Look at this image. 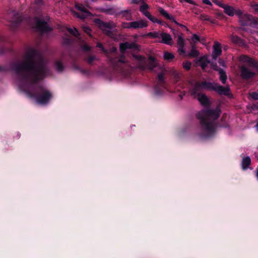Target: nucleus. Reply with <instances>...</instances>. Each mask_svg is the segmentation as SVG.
Listing matches in <instances>:
<instances>
[{
	"label": "nucleus",
	"mask_w": 258,
	"mask_h": 258,
	"mask_svg": "<svg viewBox=\"0 0 258 258\" xmlns=\"http://www.w3.org/2000/svg\"><path fill=\"white\" fill-rule=\"evenodd\" d=\"M83 29L84 32L89 34L90 29L88 26H83Z\"/></svg>",
	"instance_id": "obj_38"
},
{
	"label": "nucleus",
	"mask_w": 258,
	"mask_h": 258,
	"mask_svg": "<svg viewBox=\"0 0 258 258\" xmlns=\"http://www.w3.org/2000/svg\"><path fill=\"white\" fill-rule=\"evenodd\" d=\"M157 23L160 24L161 25H163L164 24L161 21H160L159 20H158V22H157Z\"/></svg>",
	"instance_id": "obj_46"
},
{
	"label": "nucleus",
	"mask_w": 258,
	"mask_h": 258,
	"mask_svg": "<svg viewBox=\"0 0 258 258\" xmlns=\"http://www.w3.org/2000/svg\"><path fill=\"white\" fill-rule=\"evenodd\" d=\"M179 27H180L182 29H183L184 30H185L187 31H188V28L186 26H185L184 25H183L182 24H180L178 23V28Z\"/></svg>",
	"instance_id": "obj_39"
},
{
	"label": "nucleus",
	"mask_w": 258,
	"mask_h": 258,
	"mask_svg": "<svg viewBox=\"0 0 258 258\" xmlns=\"http://www.w3.org/2000/svg\"><path fill=\"white\" fill-rule=\"evenodd\" d=\"M191 66V62L189 61H186L183 63V67L186 70H189Z\"/></svg>",
	"instance_id": "obj_28"
},
{
	"label": "nucleus",
	"mask_w": 258,
	"mask_h": 258,
	"mask_svg": "<svg viewBox=\"0 0 258 258\" xmlns=\"http://www.w3.org/2000/svg\"><path fill=\"white\" fill-rule=\"evenodd\" d=\"M238 17L239 22L242 26H252L257 23V19L251 15L243 14L241 10H238L236 13Z\"/></svg>",
	"instance_id": "obj_6"
},
{
	"label": "nucleus",
	"mask_w": 258,
	"mask_h": 258,
	"mask_svg": "<svg viewBox=\"0 0 258 258\" xmlns=\"http://www.w3.org/2000/svg\"><path fill=\"white\" fill-rule=\"evenodd\" d=\"M160 37L162 39L161 42L168 45H171L172 44V39L170 35L163 33L160 34Z\"/></svg>",
	"instance_id": "obj_16"
},
{
	"label": "nucleus",
	"mask_w": 258,
	"mask_h": 258,
	"mask_svg": "<svg viewBox=\"0 0 258 258\" xmlns=\"http://www.w3.org/2000/svg\"><path fill=\"white\" fill-rule=\"evenodd\" d=\"M178 96L180 97L181 98H182V97L181 96V95H178Z\"/></svg>",
	"instance_id": "obj_50"
},
{
	"label": "nucleus",
	"mask_w": 258,
	"mask_h": 258,
	"mask_svg": "<svg viewBox=\"0 0 258 258\" xmlns=\"http://www.w3.org/2000/svg\"><path fill=\"white\" fill-rule=\"evenodd\" d=\"M214 69L219 72L220 74V80L223 84H225L227 79L226 72L222 69L219 68L216 64L215 65V67L214 68Z\"/></svg>",
	"instance_id": "obj_13"
},
{
	"label": "nucleus",
	"mask_w": 258,
	"mask_h": 258,
	"mask_svg": "<svg viewBox=\"0 0 258 258\" xmlns=\"http://www.w3.org/2000/svg\"><path fill=\"white\" fill-rule=\"evenodd\" d=\"M203 3L206 5L212 6V4L209 0H203Z\"/></svg>",
	"instance_id": "obj_40"
},
{
	"label": "nucleus",
	"mask_w": 258,
	"mask_h": 258,
	"mask_svg": "<svg viewBox=\"0 0 258 258\" xmlns=\"http://www.w3.org/2000/svg\"><path fill=\"white\" fill-rule=\"evenodd\" d=\"M240 9L235 10L233 7L228 5L224 9V13L229 16L232 17L235 14L236 15V13Z\"/></svg>",
	"instance_id": "obj_15"
},
{
	"label": "nucleus",
	"mask_w": 258,
	"mask_h": 258,
	"mask_svg": "<svg viewBox=\"0 0 258 258\" xmlns=\"http://www.w3.org/2000/svg\"><path fill=\"white\" fill-rule=\"evenodd\" d=\"M202 90L215 91L219 95L228 96L229 94L230 88L229 87H225L214 82L204 81H197L191 90L193 93H199Z\"/></svg>",
	"instance_id": "obj_2"
},
{
	"label": "nucleus",
	"mask_w": 258,
	"mask_h": 258,
	"mask_svg": "<svg viewBox=\"0 0 258 258\" xmlns=\"http://www.w3.org/2000/svg\"><path fill=\"white\" fill-rule=\"evenodd\" d=\"M217 18L221 20L227 19V18L224 15V14L222 13H217Z\"/></svg>",
	"instance_id": "obj_33"
},
{
	"label": "nucleus",
	"mask_w": 258,
	"mask_h": 258,
	"mask_svg": "<svg viewBox=\"0 0 258 258\" xmlns=\"http://www.w3.org/2000/svg\"><path fill=\"white\" fill-rule=\"evenodd\" d=\"M94 58L93 57H90L88 59V62L89 63H91L93 60H94Z\"/></svg>",
	"instance_id": "obj_44"
},
{
	"label": "nucleus",
	"mask_w": 258,
	"mask_h": 258,
	"mask_svg": "<svg viewBox=\"0 0 258 258\" xmlns=\"http://www.w3.org/2000/svg\"><path fill=\"white\" fill-rule=\"evenodd\" d=\"M251 108L253 110H258V102L255 103H253L251 105Z\"/></svg>",
	"instance_id": "obj_36"
},
{
	"label": "nucleus",
	"mask_w": 258,
	"mask_h": 258,
	"mask_svg": "<svg viewBox=\"0 0 258 258\" xmlns=\"http://www.w3.org/2000/svg\"><path fill=\"white\" fill-rule=\"evenodd\" d=\"M175 72H176V71L175 69H172L170 70V73L171 74L174 75L175 77L176 76Z\"/></svg>",
	"instance_id": "obj_42"
},
{
	"label": "nucleus",
	"mask_w": 258,
	"mask_h": 258,
	"mask_svg": "<svg viewBox=\"0 0 258 258\" xmlns=\"http://www.w3.org/2000/svg\"><path fill=\"white\" fill-rule=\"evenodd\" d=\"M230 39L231 41L234 44L241 46L244 45V41L243 40L236 35H231L230 37Z\"/></svg>",
	"instance_id": "obj_18"
},
{
	"label": "nucleus",
	"mask_w": 258,
	"mask_h": 258,
	"mask_svg": "<svg viewBox=\"0 0 258 258\" xmlns=\"http://www.w3.org/2000/svg\"><path fill=\"white\" fill-rule=\"evenodd\" d=\"M68 31L73 35L77 36L79 34V32L76 28H69Z\"/></svg>",
	"instance_id": "obj_30"
},
{
	"label": "nucleus",
	"mask_w": 258,
	"mask_h": 258,
	"mask_svg": "<svg viewBox=\"0 0 258 258\" xmlns=\"http://www.w3.org/2000/svg\"><path fill=\"white\" fill-rule=\"evenodd\" d=\"M150 64H149V67L151 70H153L155 68L158 67L161 70L162 73H163V72L165 71V69L163 67L159 66L158 65V63L157 62V61L155 60V59L154 58L151 57L150 58ZM158 80L160 82L163 81L164 79L163 74V73L159 74L158 75Z\"/></svg>",
	"instance_id": "obj_10"
},
{
	"label": "nucleus",
	"mask_w": 258,
	"mask_h": 258,
	"mask_svg": "<svg viewBox=\"0 0 258 258\" xmlns=\"http://www.w3.org/2000/svg\"><path fill=\"white\" fill-rule=\"evenodd\" d=\"M181 3H188L190 4L196 5L195 3L192 0H179Z\"/></svg>",
	"instance_id": "obj_37"
},
{
	"label": "nucleus",
	"mask_w": 258,
	"mask_h": 258,
	"mask_svg": "<svg viewBox=\"0 0 258 258\" xmlns=\"http://www.w3.org/2000/svg\"><path fill=\"white\" fill-rule=\"evenodd\" d=\"M221 113V110L219 107L215 109H203L197 114V117L200 120L202 132L199 133V137L201 139H206L212 137L216 131L218 126L227 128L228 124L225 120L227 114L224 113L221 118L222 123H216L217 120Z\"/></svg>",
	"instance_id": "obj_1"
},
{
	"label": "nucleus",
	"mask_w": 258,
	"mask_h": 258,
	"mask_svg": "<svg viewBox=\"0 0 258 258\" xmlns=\"http://www.w3.org/2000/svg\"><path fill=\"white\" fill-rule=\"evenodd\" d=\"M36 26L42 31H46L49 29L46 24L39 20L37 21Z\"/></svg>",
	"instance_id": "obj_21"
},
{
	"label": "nucleus",
	"mask_w": 258,
	"mask_h": 258,
	"mask_svg": "<svg viewBox=\"0 0 258 258\" xmlns=\"http://www.w3.org/2000/svg\"><path fill=\"white\" fill-rule=\"evenodd\" d=\"M76 7L81 12V14H78L75 11H73L72 13L74 16L80 19H84L91 15V13L87 11L86 7L85 6L81 4H76Z\"/></svg>",
	"instance_id": "obj_7"
},
{
	"label": "nucleus",
	"mask_w": 258,
	"mask_h": 258,
	"mask_svg": "<svg viewBox=\"0 0 258 258\" xmlns=\"http://www.w3.org/2000/svg\"><path fill=\"white\" fill-rule=\"evenodd\" d=\"M251 164V159L249 157L247 156L246 157H244L242 159V162H241V166L243 170H245L247 169L248 166Z\"/></svg>",
	"instance_id": "obj_20"
},
{
	"label": "nucleus",
	"mask_w": 258,
	"mask_h": 258,
	"mask_svg": "<svg viewBox=\"0 0 258 258\" xmlns=\"http://www.w3.org/2000/svg\"><path fill=\"white\" fill-rule=\"evenodd\" d=\"M191 94L194 97H197L202 105L207 106L210 105V100L205 94H202L199 92V93H193L192 91H191Z\"/></svg>",
	"instance_id": "obj_9"
},
{
	"label": "nucleus",
	"mask_w": 258,
	"mask_h": 258,
	"mask_svg": "<svg viewBox=\"0 0 258 258\" xmlns=\"http://www.w3.org/2000/svg\"><path fill=\"white\" fill-rule=\"evenodd\" d=\"M215 3L216 4V5H217L218 6H219L220 7L223 8V9H224V8L227 5L226 4H224L221 1H215Z\"/></svg>",
	"instance_id": "obj_32"
},
{
	"label": "nucleus",
	"mask_w": 258,
	"mask_h": 258,
	"mask_svg": "<svg viewBox=\"0 0 258 258\" xmlns=\"http://www.w3.org/2000/svg\"><path fill=\"white\" fill-rule=\"evenodd\" d=\"M160 35V34L157 32H150L147 34V36H151L152 38H158Z\"/></svg>",
	"instance_id": "obj_29"
},
{
	"label": "nucleus",
	"mask_w": 258,
	"mask_h": 258,
	"mask_svg": "<svg viewBox=\"0 0 258 258\" xmlns=\"http://www.w3.org/2000/svg\"><path fill=\"white\" fill-rule=\"evenodd\" d=\"M131 24H132V22H130V23H124L122 24V26L124 28H127V29L132 28V26Z\"/></svg>",
	"instance_id": "obj_35"
},
{
	"label": "nucleus",
	"mask_w": 258,
	"mask_h": 258,
	"mask_svg": "<svg viewBox=\"0 0 258 258\" xmlns=\"http://www.w3.org/2000/svg\"><path fill=\"white\" fill-rule=\"evenodd\" d=\"M249 95L252 99L254 100H258V93L256 92H252V93L249 94Z\"/></svg>",
	"instance_id": "obj_31"
},
{
	"label": "nucleus",
	"mask_w": 258,
	"mask_h": 258,
	"mask_svg": "<svg viewBox=\"0 0 258 258\" xmlns=\"http://www.w3.org/2000/svg\"><path fill=\"white\" fill-rule=\"evenodd\" d=\"M97 46L99 47H100V48H101L102 47V46L101 44H97Z\"/></svg>",
	"instance_id": "obj_48"
},
{
	"label": "nucleus",
	"mask_w": 258,
	"mask_h": 258,
	"mask_svg": "<svg viewBox=\"0 0 258 258\" xmlns=\"http://www.w3.org/2000/svg\"><path fill=\"white\" fill-rule=\"evenodd\" d=\"M132 3H138V0H132Z\"/></svg>",
	"instance_id": "obj_47"
},
{
	"label": "nucleus",
	"mask_w": 258,
	"mask_h": 258,
	"mask_svg": "<svg viewBox=\"0 0 258 258\" xmlns=\"http://www.w3.org/2000/svg\"><path fill=\"white\" fill-rule=\"evenodd\" d=\"M18 69L27 70L31 80H38L45 76L47 69L43 64L34 67L32 63L25 62L20 65Z\"/></svg>",
	"instance_id": "obj_4"
},
{
	"label": "nucleus",
	"mask_w": 258,
	"mask_h": 258,
	"mask_svg": "<svg viewBox=\"0 0 258 258\" xmlns=\"http://www.w3.org/2000/svg\"><path fill=\"white\" fill-rule=\"evenodd\" d=\"M149 6L146 4H144L140 7V11L146 17L150 16V13L147 11Z\"/></svg>",
	"instance_id": "obj_23"
},
{
	"label": "nucleus",
	"mask_w": 258,
	"mask_h": 258,
	"mask_svg": "<svg viewBox=\"0 0 258 258\" xmlns=\"http://www.w3.org/2000/svg\"><path fill=\"white\" fill-rule=\"evenodd\" d=\"M200 38L201 37L199 36H198L197 34H194L192 35V36L191 39V41L195 44H196L197 42H199V41L200 40Z\"/></svg>",
	"instance_id": "obj_27"
},
{
	"label": "nucleus",
	"mask_w": 258,
	"mask_h": 258,
	"mask_svg": "<svg viewBox=\"0 0 258 258\" xmlns=\"http://www.w3.org/2000/svg\"><path fill=\"white\" fill-rule=\"evenodd\" d=\"M255 127L256 128L257 131H258V122L256 123Z\"/></svg>",
	"instance_id": "obj_49"
},
{
	"label": "nucleus",
	"mask_w": 258,
	"mask_h": 258,
	"mask_svg": "<svg viewBox=\"0 0 258 258\" xmlns=\"http://www.w3.org/2000/svg\"><path fill=\"white\" fill-rule=\"evenodd\" d=\"M132 28L139 29L147 27V24L145 20H141L138 21L132 22Z\"/></svg>",
	"instance_id": "obj_14"
},
{
	"label": "nucleus",
	"mask_w": 258,
	"mask_h": 258,
	"mask_svg": "<svg viewBox=\"0 0 258 258\" xmlns=\"http://www.w3.org/2000/svg\"><path fill=\"white\" fill-rule=\"evenodd\" d=\"M253 10L258 13V4H254L252 6Z\"/></svg>",
	"instance_id": "obj_41"
},
{
	"label": "nucleus",
	"mask_w": 258,
	"mask_h": 258,
	"mask_svg": "<svg viewBox=\"0 0 258 258\" xmlns=\"http://www.w3.org/2000/svg\"><path fill=\"white\" fill-rule=\"evenodd\" d=\"M146 17H147L150 21H151L153 23H156L157 22H158V19L155 17H153L150 14V16H146Z\"/></svg>",
	"instance_id": "obj_34"
},
{
	"label": "nucleus",
	"mask_w": 258,
	"mask_h": 258,
	"mask_svg": "<svg viewBox=\"0 0 258 258\" xmlns=\"http://www.w3.org/2000/svg\"><path fill=\"white\" fill-rule=\"evenodd\" d=\"M197 62L200 64V66L201 67L203 70H205L210 61L208 60L206 56H204L201 57L198 59Z\"/></svg>",
	"instance_id": "obj_17"
},
{
	"label": "nucleus",
	"mask_w": 258,
	"mask_h": 258,
	"mask_svg": "<svg viewBox=\"0 0 258 258\" xmlns=\"http://www.w3.org/2000/svg\"><path fill=\"white\" fill-rule=\"evenodd\" d=\"M200 18L202 20L207 21H209V22H211L212 23H213V24L215 23V20L214 19H211L210 17L209 16H208V15L202 14L200 16Z\"/></svg>",
	"instance_id": "obj_25"
},
{
	"label": "nucleus",
	"mask_w": 258,
	"mask_h": 258,
	"mask_svg": "<svg viewBox=\"0 0 258 258\" xmlns=\"http://www.w3.org/2000/svg\"><path fill=\"white\" fill-rule=\"evenodd\" d=\"M83 49L84 50H89L90 49V47L88 45H85L84 46Z\"/></svg>",
	"instance_id": "obj_45"
},
{
	"label": "nucleus",
	"mask_w": 258,
	"mask_h": 258,
	"mask_svg": "<svg viewBox=\"0 0 258 258\" xmlns=\"http://www.w3.org/2000/svg\"><path fill=\"white\" fill-rule=\"evenodd\" d=\"M222 53V49L221 45L218 42L215 43L213 46V51L212 53V57L214 59H216L218 56H220Z\"/></svg>",
	"instance_id": "obj_12"
},
{
	"label": "nucleus",
	"mask_w": 258,
	"mask_h": 258,
	"mask_svg": "<svg viewBox=\"0 0 258 258\" xmlns=\"http://www.w3.org/2000/svg\"><path fill=\"white\" fill-rule=\"evenodd\" d=\"M95 22L103 32L107 34H109L111 29L115 27V25L113 23H105L99 19L96 20Z\"/></svg>",
	"instance_id": "obj_8"
},
{
	"label": "nucleus",
	"mask_w": 258,
	"mask_h": 258,
	"mask_svg": "<svg viewBox=\"0 0 258 258\" xmlns=\"http://www.w3.org/2000/svg\"><path fill=\"white\" fill-rule=\"evenodd\" d=\"M184 39L181 35L178 34V54L183 56H188L190 58H196L199 56L200 52L195 48L193 45L191 46L190 51L188 53H186L184 49Z\"/></svg>",
	"instance_id": "obj_5"
},
{
	"label": "nucleus",
	"mask_w": 258,
	"mask_h": 258,
	"mask_svg": "<svg viewBox=\"0 0 258 258\" xmlns=\"http://www.w3.org/2000/svg\"><path fill=\"white\" fill-rule=\"evenodd\" d=\"M25 94L34 103L41 105L46 104L52 97L51 93L46 89L39 91L35 89L32 90L31 92L26 91Z\"/></svg>",
	"instance_id": "obj_3"
},
{
	"label": "nucleus",
	"mask_w": 258,
	"mask_h": 258,
	"mask_svg": "<svg viewBox=\"0 0 258 258\" xmlns=\"http://www.w3.org/2000/svg\"><path fill=\"white\" fill-rule=\"evenodd\" d=\"M206 42V39L204 38H200V40L199 41V42L202 43V44H204Z\"/></svg>",
	"instance_id": "obj_43"
},
{
	"label": "nucleus",
	"mask_w": 258,
	"mask_h": 258,
	"mask_svg": "<svg viewBox=\"0 0 258 258\" xmlns=\"http://www.w3.org/2000/svg\"><path fill=\"white\" fill-rule=\"evenodd\" d=\"M163 57L164 59L169 61L174 58V55L171 53L165 52L164 54Z\"/></svg>",
	"instance_id": "obj_26"
},
{
	"label": "nucleus",
	"mask_w": 258,
	"mask_h": 258,
	"mask_svg": "<svg viewBox=\"0 0 258 258\" xmlns=\"http://www.w3.org/2000/svg\"><path fill=\"white\" fill-rule=\"evenodd\" d=\"M240 76L243 79L248 80L253 77L255 73L245 66H242L240 68Z\"/></svg>",
	"instance_id": "obj_11"
},
{
	"label": "nucleus",
	"mask_w": 258,
	"mask_h": 258,
	"mask_svg": "<svg viewBox=\"0 0 258 258\" xmlns=\"http://www.w3.org/2000/svg\"><path fill=\"white\" fill-rule=\"evenodd\" d=\"M55 69L57 72H60L63 69V66L60 61H57L55 64Z\"/></svg>",
	"instance_id": "obj_24"
},
{
	"label": "nucleus",
	"mask_w": 258,
	"mask_h": 258,
	"mask_svg": "<svg viewBox=\"0 0 258 258\" xmlns=\"http://www.w3.org/2000/svg\"><path fill=\"white\" fill-rule=\"evenodd\" d=\"M137 45L134 43H130L128 42L122 43L120 45V49L121 51H123L128 48H137Z\"/></svg>",
	"instance_id": "obj_19"
},
{
	"label": "nucleus",
	"mask_w": 258,
	"mask_h": 258,
	"mask_svg": "<svg viewBox=\"0 0 258 258\" xmlns=\"http://www.w3.org/2000/svg\"><path fill=\"white\" fill-rule=\"evenodd\" d=\"M159 12L162 16H163L164 17H165L167 19L171 20L173 22L176 23V21H175L174 18L172 16H170L169 14L166 11H165L163 9H162L161 8H159Z\"/></svg>",
	"instance_id": "obj_22"
}]
</instances>
